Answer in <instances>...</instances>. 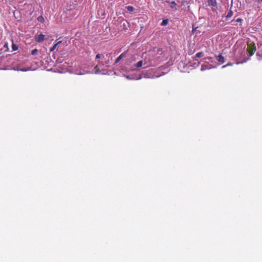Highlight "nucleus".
<instances>
[{
	"label": "nucleus",
	"mask_w": 262,
	"mask_h": 262,
	"mask_svg": "<svg viewBox=\"0 0 262 262\" xmlns=\"http://www.w3.org/2000/svg\"><path fill=\"white\" fill-rule=\"evenodd\" d=\"M247 51L248 52L250 55H253L255 51H256V47L254 44H249L247 47Z\"/></svg>",
	"instance_id": "obj_1"
},
{
	"label": "nucleus",
	"mask_w": 262,
	"mask_h": 262,
	"mask_svg": "<svg viewBox=\"0 0 262 262\" xmlns=\"http://www.w3.org/2000/svg\"><path fill=\"white\" fill-rule=\"evenodd\" d=\"M35 40L38 42H40L45 39V35L42 34L37 35L35 36Z\"/></svg>",
	"instance_id": "obj_2"
},
{
	"label": "nucleus",
	"mask_w": 262,
	"mask_h": 262,
	"mask_svg": "<svg viewBox=\"0 0 262 262\" xmlns=\"http://www.w3.org/2000/svg\"><path fill=\"white\" fill-rule=\"evenodd\" d=\"M126 55L127 51L123 52L115 59V63H118L122 58L126 57Z\"/></svg>",
	"instance_id": "obj_3"
},
{
	"label": "nucleus",
	"mask_w": 262,
	"mask_h": 262,
	"mask_svg": "<svg viewBox=\"0 0 262 262\" xmlns=\"http://www.w3.org/2000/svg\"><path fill=\"white\" fill-rule=\"evenodd\" d=\"M62 42V41H58V39H57L55 40V43H54V46L51 47L50 49V52H53L55 49L57 47V46Z\"/></svg>",
	"instance_id": "obj_4"
},
{
	"label": "nucleus",
	"mask_w": 262,
	"mask_h": 262,
	"mask_svg": "<svg viewBox=\"0 0 262 262\" xmlns=\"http://www.w3.org/2000/svg\"><path fill=\"white\" fill-rule=\"evenodd\" d=\"M166 2L169 4L171 8L174 9V10H178L177 4L174 1L171 2L169 1H166Z\"/></svg>",
	"instance_id": "obj_5"
},
{
	"label": "nucleus",
	"mask_w": 262,
	"mask_h": 262,
	"mask_svg": "<svg viewBox=\"0 0 262 262\" xmlns=\"http://www.w3.org/2000/svg\"><path fill=\"white\" fill-rule=\"evenodd\" d=\"M208 5L210 6L215 7L217 5L216 0H207Z\"/></svg>",
	"instance_id": "obj_6"
},
{
	"label": "nucleus",
	"mask_w": 262,
	"mask_h": 262,
	"mask_svg": "<svg viewBox=\"0 0 262 262\" xmlns=\"http://www.w3.org/2000/svg\"><path fill=\"white\" fill-rule=\"evenodd\" d=\"M216 59L218 60L219 62H221V63H223L225 62V60L224 56H223L222 55H220L216 57Z\"/></svg>",
	"instance_id": "obj_7"
},
{
	"label": "nucleus",
	"mask_w": 262,
	"mask_h": 262,
	"mask_svg": "<svg viewBox=\"0 0 262 262\" xmlns=\"http://www.w3.org/2000/svg\"><path fill=\"white\" fill-rule=\"evenodd\" d=\"M143 64V60H140L138 61L135 65V67L136 68H141L142 65Z\"/></svg>",
	"instance_id": "obj_8"
},
{
	"label": "nucleus",
	"mask_w": 262,
	"mask_h": 262,
	"mask_svg": "<svg viewBox=\"0 0 262 262\" xmlns=\"http://www.w3.org/2000/svg\"><path fill=\"white\" fill-rule=\"evenodd\" d=\"M204 52H200L195 54V57H197V58H200V57H203L204 56Z\"/></svg>",
	"instance_id": "obj_9"
},
{
	"label": "nucleus",
	"mask_w": 262,
	"mask_h": 262,
	"mask_svg": "<svg viewBox=\"0 0 262 262\" xmlns=\"http://www.w3.org/2000/svg\"><path fill=\"white\" fill-rule=\"evenodd\" d=\"M233 14V13L232 11L230 10L228 11V13H227V14L226 15V17L227 18H230V17H231L232 16Z\"/></svg>",
	"instance_id": "obj_10"
},
{
	"label": "nucleus",
	"mask_w": 262,
	"mask_h": 262,
	"mask_svg": "<svg viewBox=\"0 0 262 262\" xmlns=\"http://www.w3.org/2000/svg\"><path fill=\"white\" fill-rule=\"evenodd\" d=\"M126 9L129 12H133L134 10V7L131 6H128L126 7Z\"/></svg>",
	"instance_id": "obj_11"
},
{
	"label": "nucleus",
	"mask_w": 262,
	"mask_h": 262,
	"mask_svg": "<svg viewBox=\"0 0 262 262\" xmlns=\"http://www.w3.org/2000/svg\"><path fill=\"white\" fill-rule=\"evenodd\" d=\"M168 24V20L167 19H164L163 20L161 25L162 26H166Z\"/></svg>",
	"instance_id": "obj_12"
},
{
	"label": "nucleus",
	"mask_w": 262,
	"mask_h": 262,
	"mask_svg": "<svg viewBox=\"0 0 262 262\" xmlns=\"http://www.w3.org/2000/svg\"><path fill=\"white\" fill-rule=\"evenodd\" d=\"M37 52H38V50L37 49H35L31 51V54L33 55H35L37 54Z\"/></svg>",
	"instance_id": "obj_13"
},
{
	"label": "nucleus",
	"mask_w": 262,
	"mask_h": 262,
	"mask_svg": "<svg viewBox=\"0 0 262 262\" xmlns=\"http://www.w3.org/2000/svg\"><path fill=\"white\" fill-rule=\"evenodd\" d=\"M12 48L13 51H16L18 50V47L15 44L12 45Z\"/></svg>",
	"instance_id": "obj_14"
},
{
	"label": "nucleus",
	"mask_w": 262,
	"mask_h": 262,
	"mask_svg": "<svg viewBox=\"0 0 262 262\" xmlns=\"http://www.w3.org/2000/svg\"><path fill=\"white\" fill-rule=\"evenodd\" d=\"M242 21H243V19H242V18H237L236 20H235V21H236V22H238V23H242ZM234 21V19H233V20L231 21V22H232V23H233Z\"/></svg>",
	"instance_id": "obj_15"
},
{
	"label": "nucleus",
	"mask_w": 262,
	"mask_h": 262,
	"mask_svg": "<svg viewBox=\"0 0 262 262\" xmlns=\"http://www.w3.org/2000/svg\"><path fill=\"white\" fill-rule=\"evenodd\" d=\"M232 65H233L232 63L228 62L227 64L222 66V68L224 69V68H225L226 67H227L228 66H231Z\"/></svg>",
	"instance_id": "obj_16"
},
{
	"label": "nucleus",
	"mask_w": 262,
	"mask_h": 262,
	"mask_svg": "<svg viewBox=\"0 0 262 262\" xmlns=\"http://www.w3.org/2000/svg\"><path fill=\"white\" fill-rule=\"evenodd\" d=\"M207 69V67L206 65L205 64H202L201 66V70L202 71H204L205 70H206Z\"/></svg>",
	"instance_id": "obj_17"
},
{
	"label": "nucleus",
	"mask_w": 262,
	"mask_h": 262,
	"mask_svg": "<svg viewBox=\"0 0 262 262\" xmlns=\"http://www.w3.org/2000/svg\"><path fill=\"white\" fill-rule=\"evenodd\" d=\"M102 55L100 54H98L96 55V59H99V58H100L101 57Z\"/></svg>",
	"instance_id": "obj_18"
},
{
	"label": "nucleus",
	"mask_w": 262,
	"mask_h": 262,
	"mask_svg": "<svg viewBox=\"0 0 262 262\" xmlns=\"http://www.w3.org/2000/svg\"><path fill=\"white\" fill-rule=\"evenodd\" d=\"M97 68H98V66H96L95 67V70H96Z\"/></svg>",
	"instance_id": "obj_19"
},
{
	"label": "nucleus",
	"mask_w": 262,
	"mask_h": 262,
	"mask_svg": "<svg viewBox=\"0 0 262 262\" xmlns=\"http://www.w3.org/2000/svg\"><path fill=\"white\" fill-rule=\"evenodd\" d=\"M260 1L262 2V0H260Z\"/></svg>",
	"instance_id": "obj_20"
}]
</instances>
